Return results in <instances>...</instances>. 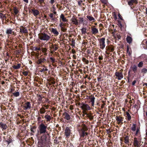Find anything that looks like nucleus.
Instances as JSON below:
<instances>
[{"mask_svg": "<svg viewBox=\"0 0 147 147\" xmlns=\"http://www.w3.org/2000/svg\"><path fill=\"white\" fill-rule=\"evenodd\" d=\"M42 52L44 53H45V52H47V49L46 48H42Z\"/></svg>", "mask_w": 147, "mask_h": 147, "instance_id": "obj_49", "label": "nucleus"}, {"mask_svg": "<svg viewBox=\"0 0 147 147\" xmlns=\"http://www.w3.org/2000/svg\"><path fill=\"white\" fill-rule=\"evenodd\" d=\"M13 67L15 69H18L20 67V64H18L16 65H14L13 66Z\"/></svg>", "mask_w": 147, "mask_h": 147, "instance_id": "obj_32", "label": "nucleus"}, {"mask_svg": "<svg viewBox=\"0 0 147 147\" xmlns=\"http://www.w3.org/2000/svg\"><path fill=\"white\" fill-rule=\"evenodd\" d=\"M141 72L143 74L146 73L147 72V69L145 68H143L141 70Z\"/></svg>", "mask_w": 147, "mask_h": 147, "instance_id": "obj_41", "label": "nucleus"}, {"mask_svg": "<svg viewBox=\"0 0 147 147\" xmlns=\"http://www.w3.org/2000/svg\"><path fill=\"white\" fill-rule=\"evenodd\" d=\"M39 2L40 4H42L44 0H39Z\"/></svg>", "mask_w": 147, "mask_h": 147, "instance_id": "obj_60", "label": "nucleus"}, {"mask_svg": "<svg viewBox=\"0 0 147 147\" xmlns=\"http://www.w3.org/2000/svg\"><path fill=\"white\" fill-rule=\"evenodd\" d=\"M136 81L135 80H134L132 83V84L133 85H134L136 82Z\"/></svg>", "mask_w": 147, "mask_h": 147, "instance_id": "obj_61", "label": "nucleus"}, {"mask_svg": "<svg viewBox=\"0 0 147 147\" xmlns=\"http://www.w3.org/2000/svg\"><path fill=\"white\" fill-rule=\"evenodd\" d=\"M75 43L74 42V40H72L71 41V45L73 46L75 45Z\"/></svg>", "mask_w": 147, "mask_h": 147, "instance_id": "obj_54", "label": "nucleus"}, {"mask_svg": "<svg viewBox=\"0 0 147 147\" xmlns=\"http://www.w3.org/2000/svg\"><path fill=\"white\" fill-rule=\"evenodd\" d=\"M81 105V108L83 110V113H85L86 111L90 110V107L87 104L82 103Z\"/></svg>", "mask_w": 147, "mask_h": 147, "instance_id": "obj_3", "label": "nucleus"}, {"mask_svg": "<svg viewBox=\"0 0 147 147\" xmlns=\"http://www.w3.org/2000/svg\"><path fill=\"white\" fill-rule=\"evenodd\" d=\"M134 73H136V72L137 70V66L135 65H134L132 67H131Z\"/></svg>", "mask_w": 147, "mask_h": 147, "instance_id": "obj_31", "label": "nucleus"}, {"mask_svg": "<svg viewBox=\"0 0 147 147\" xmlns=\"http://www.w3.org/2000/svg\"><path fill=\"white\" fill-rule=\"evenodd\" d=\"M13 95L15 97L18 96L20 95V93L19 92H16L13 93Z\"/></svg>", "mask_w": 147, "mask_h": 147, "instance_id": "obj_38", "label": "nucleus"}, {"mask_svg": "<svg viewBox=\"0 0 147 147\" xmlns=\"http://www.w3.org/2000/svg\"><path fill=\"white\" fill-rule=\"evenodd\" d=\"M118 16L119 18L121 20H122V17L121 16V15L119 13L118 15Z\"/></svg>", "mask_w": 147, "mask_h": 147, "instance_id": "obj_59", "label": "nucleus"}, {"mask_svg": "<svg viewBox=\"0 0 147 147\" xmlns=\"http://www.w3.org/2000/svg\"><path fill=\"white\" fill-rule=\"evenodd\" d=\"M39 111L40 113L42 114L45 113V112H46L45 109L43 107H42L41 108H40Z\"/></svg>", "mask_w": 147, "mask_h": 147, "instance_id": "obj_29", "label": "nucleus"}, {"mask_svg": "<svg viewBox=\"0 0 147 147\" xmlns=\"http://www.w3.org/2000/svg\"><path fill=\"white\" fill-rule=\"evenodd\" d=\"M61 28V30L63 32H65L67 30V29L66 28H65L64 27H60Z\"/></svg>", "mask_w": 147, "mask_h": 147, "instance_id": "obj_47", "label": "nucleus"}, {"mask_svg": "<svg viewBox=\"0 0 147 147\" xmlns=\"http://www.w3.org/2000/svg\"><path fill=\"white\" fill-rule=\"evenodd\" d=\"M71 20L73 24L75 25H78L79 24L78 20L75 17L73 16L71 19Z\"/></svg>", "mask_w": 147, "mask_h": 147, "instance_id": "obj_9", "label": "nucleus"}, {"mask_svg": "<svg viewBox=\"0 0 147 147\" xmlns=\"http://www.w3.org/2000/svg\"><path fill=\"white\" fill-rule=\"evenodd\" d=\"M115 75L117 77L118 80H121L123 78V72L121 70L120 71L116 72L115 73Z\"/></svg>", "mask_w": 147, "mask_h": 147, "instance_id": "obj_6", "label": "nucleus"}, {"mask_svg": "<svg viewBox=\"0 0 147 147\" xmlns=\"http://www.w3.org/2000/svg\"><path fill=\"white\" fill-rule=\"evenodd\" d=\"M126 117L127 118V120L128 121L130 120L131 119V117L129 113L127 112H126Z\"/></svg>", "mask_w": 147, "mask_h": 147, "instance_id": "obj_28", "label": "nucleus"}, {"mask_svg": "<svg viewBox=\"0 0 147 147\" xmlns=\"http://www.w3.org/2000/svg\"><path fill=\"white\" fill-rule=\"evenodd\" d=\"M85 114L87 115V116L91 120H92L94 118V117L91 115L85 113Z\"/></svg>", "mask_w": 147, "mask_h": 147, "instance_id": "obj_35", "label": "nucleus"}, {"mask_svg": "<svg viewBox=\"0 0 147 147\" xmlns=\"http://www.w3.org/2000/svg\"><path fill=\"white\" fill-rule=\"evenodd\" d=\"M33 14L36 17L40 14V12L38 10L36 9H31Z\"/></svg>", "mask_w": 147, "mask_h": 147, "instance_id": "obj_14", "label": "nucleus"}, {"mask_svg": "<svg viewBox=\"0 0 147 147\" xmlns=\"http://www.w3.org/2000/svg\"><path fill=\"white\" fill-rule=\"evenodd\" d=\"M139 128H137L135 134V135H137L139 134Z\"/></svg>", "mask_w": 147, "mask_h": 147, "instance_id": "obj_50", "label": "nucleus"}, {"mask_svg": "<svg viewBox=\"0 0 147 147\" xmlns=\"http://www.w3.org/2000/svg\"><path fill=\"white\" fill-rule=\"evenodd\" d=\"M105 38L104 37L100 39L99 41L100 47L102 49H103L105 47Z\"/></svg>", "mask_w": 147, "mask_h": 147, "instance_id": "obj_4", "label": "nucleus"}, {"mask_svg": "<svg viewBox=\"0 0 147 147\" xmlns=\"http://www.w3.org/2000/svg\"><path fill=\"white\" fill-rule=\"evenodd\" d=\"M24 110H29L31 108V105L30 102H27L25 103L24 105Z\"/></svg>", "mask_w": 147, "mask_h": 147, "instance_id": "obj_11", "label": "nucleus"}, {"mask_svg": "<svg viewBox=\"0 0 147 147\" xmlns=\"http://www.w3.org/2000/svg\"><path fill=\"white\" fill-rule=\"evenodd\" d=\"M136 124H133L131 127V130L134 131H135L136 128Z\"/></svg>", "mask_w": 147, "mask_h": 147, "instance_id": "obj_33", "label": "nucleus"}, {"mask_svg": "<svg viewBox=\"0 0 147 147\" xmlns=\"http://www.w3.org/2000/svg\"><path fill=\"white\" fill-rule=\"evenodd\" d=\"M71 52H72V53H73V54H74L76 53L75 50L74 49H72Z\"/></svg>", "mask_w": 147, "mask_h": 147, "instance_id": "obj_63", "label": "nucleus"}, {"mask_svg": "<svg viewBox=\"0 0 147 147\" xmlns=\"http://www.w3.org/2000/svg\"><path fill=\"white\" fill-rule=\"evenodd\" d=\"M60 23L59 24V26L60 27H64L65 26V24L64 23H63L62 22H61V20H60Z\"/></svg>", "mask_w": 147, "mask_h": 147, "instance_id": "obj_36", "label": "nucleus"}, {"mask_svg": "<svg viewBox=\"0 0 147 147\" xmlns=\"http://www.w3.org/2000/svg\"><path fill=\"white\" fill-rule=\"evenodd\" d=\"M134 140V141L133 144L134 146L137 147H139L140 146V143L141 142V139L140 138L138 139L137 138H135Z\"/></svg>", "mask_w": 147, "mask_h": 147, "instance_id": "obj_5", "label": "nucleus"}, {"mask_svg": "<svg viewBox=\"0 0 147 147\" xmlns=\"http://www.w3.org/2000/svg\"><path fill=\"white\" fill-rule=\"evenodd\" d=\"M45 118L47 119V121H49L51 119V117L49 115H46L45 116Z\"/></svg>", "mask_w": 147, "mask_h": 147, "instance_id": "obj_30", "label": "nucleus"}, {"mask_svg": "<svg viewBox=\"0 0 147 147\" xmlns=\"http://www.w3.org/2000/svg\"><path fill=\"white\" fill-rule=\"evenodd\" d=\"M113 18L115 20H116L117 19V16L116 14L115 13H114L113 15Z\"/></svg>", "mask_w": 147, "mask_h": 147, "instance_id": "obj_51", "label": "nucleus"}, {"mask_svg": "<svg viewBox=\"0 0 147 147\" xmlns=\"http://www.w3.org/2000/svg\"><path fill=\"white\" fill-rule=\"evenodd\" d=\"M124 142L127 144H128L129 143V138L128 136H127L125 138Z\"/></svg>", "mask_w": 147, "mask_h": 147, "instance_id": "obj_25", "label": "nucleus"}, {"mask_svg": "<svg viewBox=\"0 0 147 147\" xmlns=\"http://www.w3.org/2000/svg\"><path fill=\"white\" fill-rule=\"evenodd\" d=\"M138 1L137 0H130L128 2V4L131 6L134 4H137Z\"/></svg>", "mask_w": 147, "mask_h": 147, "instance_id": "obj_15", "label": "nucleus"}, {"mask_svg": "<svg viewBox=\"0 0 147 147\" xmlns=\"http://www.w3.org/2000/svg\"><path fill=\"white\" fill-rule=\"evenodd\" d=\"M61 19V20L64 22H67L68 20L64 17V15L61 14L60 16V19Z\"/></svg>", "mask_w": 147, "mask_h": 147, "instance_id": "obj_19", "label": "nucleus"}, {"mask_svg": "<svg viewBox=\"0 0 147 147\" xmlns=\"http://www.w3.org/2000/svg\"><path fill=\"white\" fill-rule=\"evenodd\" d=\"M82 61L83 62H85L86 64H88L89 63V61L88 60H86L85 58H83L82 59Z\"/></svg>", "mask_w": 147, "mask_h": 147, "instance_id": "obj_42", "label": "nucleus"}, {"mask_svg": "<svg viewBox=\"0 0 147 147\" xmlns=\"http://www.w3.org/2000/svg\"><path fill=\"white\" fill-rule=\"evenodd\" d=\"M39 38L41 40L47 41L51 38L50 36L47 34L44 33H41L38 34Z\"/></svg>", "mask_w": 147, "mask_h": 147, "instance_id": "obj_2", "label": "nucleus"}, {"mask_svg": "<svg viewBox=\"0 0 147 147\" xmlns=\"http://www.w3.org/2000/svg\"><path fill=\"white\" fill-rule=\"evenodd\" d=\"M43 106L45 107H46V109H47L48 108V106L47 105H43Z\"/></svg>", "mask_w": 147, "mask_h": 147, "instance_id": "obj_64", "label": "nucleus"}, {"mask_svg": "<svg viewBox=\"0 0 147 147\" xmlns=\"http://www.w3.org/2000/svg\"><path fill=\"white\" fill-rule=\"evenodd\" d=\"M108 49L112 52L114 51V47L112 46L109 47L108 48Z\"/></svg>", "mask_w": 147, "mask_h": 147, "instance_id": "obj_39", "label": "nucleus"}, {"mask_svg": "<svg viewBox=\"0 0 147 147\" xmlns=\"http://www.w3.org/2000/svg\"><path fill=\"white\" fill-rule=\"evenodd\" d=\"M3 11H0V19H1L2 21H3L4 20H6V14H4L2 13Z\"/></svg>", "mask_w": 147, "mask_h": 147, "instance_id": "obj_12", "label": "nucleus"}, {"mask_svg": "<svg viewBox=\"0 0 147 147\" xmlns=\"http://www.w3.org/2000/svg\"><path fill=\"white\" fill-rule=\"evenodd\" d=\"M107 133L108 134H110L111 132V131L110 129H109L108 130L107 129Z\"/></svg>", "mask_w": 147, "mask_h": 147, "instance_id": "obj_55", "label": "nucleus"}, {"mask_svg": "<svg viewBox=\"0 0 147 147\" xmlns=\"http://www.w3.org/2000/svg\"><path fill=\"white\" fill-rule=\"evenodd\" d=\"M34 50L35 51H36L37 50L39 51L40 50V47L39 48H37L36 47H34Z\"/></svg>", "mask_w": 147, "mask_h": 147, "instance_id": "obj_52", "label": "nucleus"}, {"mask_svg": "<svg viewBox=\"0 0 147 147\" xmlns=\"http://www.w3.org/2000/svg\"><path fill=\"white\" fill-rule=\"evenodd\" d=\"M51 32L56 36H57L59 34V32L55 28H52L51 30Z\"/></svg>", "mask_w": 147, "mask_h": 147, "instance_id": "obj_20", "label": "nucleus"}, {"mask_svg": "<svg viewBox=\"0 0 147 147\" xmlns=\"http://www.w3.org/2000/svg\"><path fill=\"white\" fill-rule=\"evenodd\" d=\"M115 119L117 121V123L118 124H120L123 123V118L120 116H117L115 117Z\"/></svg>", "mask_w": 147, "mask_h": 147, "instance_id": "obj_7", "label": "nucleus"}, {"mask_svg": "<svg viewBox=\"0 0 147 147\" xmlns=\"http://www.w3.org/2000/svg\"><path fill=\"white\" fill-rule=\"evenodd\" d=\"M22 73L24 76H27L28 75V72L27 71H24Z\"/></svg>", "mask_w": 147, "mask_h": 147, "instance_id": "obj_48", "label": "nucleus"}, {"mask_svg": "<svg viewBox=\"0 0 147 147\" xmlns=\"http://www.w3.org/2000/svg\"><path fill=\"white\" fill-rule=\"evenodd\" d=\"M69 109L71 110H72L74 109L73 106L72 105H71L69 107Z\"/></svg>", "mask_w": 147, "mask_h": 147, "instance_id": "obj_56", "label": "nucleus"}, {"mask_svg": "<svg viewBox=\"0 0 147 147\" xmlns=\"http://www.w3.org/2000/svg\"><path fill=\"white\" fill-rule=\"evenodd\" d=\"M13 11L15 15H17L18 12V10L16 7L14 8Z\"/></svg>", "mask_w": 147, "mask_h": 147, "instance_id": "obj_40", "label": "nucleus"}, {"mask_svg": "<svg viewBox=\"0 0 147 147\" xmlns=\"http://www.w3.org/2000/svg\"><path fill=\"white\" fill-rule=\"evenodd\" d=\"M98 59L99 60H102L103 59V57L101 56H99L98 57Z\"/></svg>", "mask_w": 147, "mask_h": 147, "instance_id": "obj_58", "label": "nucleus"}, {"mask_svg": "<svg viewBox=\"0 0 147 147\" xmlns=\"http://www.w3.org/2000/svg\"><path fill=\"white\" fill-rule=\"evenodd\" d=\"M71 131L69 127H67L65 128V134L66 138H69L70 136Z\"/></svg>", "mask_w": 147, "mask_h": 147, "instance_id": "obj_8", "label": "nucleus"}, {"mask_svg": "<svg viewBox=\"0 0 147 147\" xmlns=\"http://www.w3.org/2000/svg\"><path fill=\"white\" fill-rule=\"evenodd\" d=\"M87 130V129L86 128L85 130H83L82 131L81 134V136L84 138V136H86L88 134L87 132H85V131Z\"/></svg>", "mask_w": 147, "mask_h": 147, "instance_id": "obj_18", "label": "nucleus"}, {"mask_svg": "<svg viewBox=\"0 0 147 147\" xmlns=\"http://www.w3.org/2000/svg\"><path fill=\"white\" fill-rule=\"evenodd\" d=\"M100 1L104 4H107L108 2L107 0H100Z\"/></svg>", "mask_w": 147, "mask_h": 147, "instance_id": "obj_45", "label": "nucleus"}, {"mask_svg": "<svg viewBox=\"0 0 147 147\" xmlns=\"http://www.w3.org/2000/svg\"><path fill=\"white\" fill-rule=\"evenodd\" d=\"M90 100L91 102H92V106H94L95 102V97L94 96H93L92 97L90 98Z\"/></svg>", "mask_w": 147, "mask_h": 147, "instance_id": "obj_27", "label": "nucleus"}, {"mask_svg": "<svg viewBox=\"0 0 147 147\" xmlns=\"http://www.w3.org/2000/svg\"><path fill=\"white\" fill-rule=\"evenodd\" d=\"M126 40L127 43L130 44L132 42V38L131 37L127 36L126 38Z\"/></svg>", "mask_w": 147, "mask_h": 147, "instance_id": "obj_24", "label": "nucleus"}, {"mask_svg": "<svg viewBox=\"0 0 147 147\" xmlns=\"http://www.w3.org/2000/svg\"><path fill=\"white\" fill-rule=\"evenodd\" d=\"M79 24H82L84 21V19L82 17H80L79 18Z\"/></svg>", "mask_w": 147, "mask_h": 147, "instance_id": "obj_34", "label": "nucleus"}, {"mask_svg": "<svg viewBox=\"0 0 147 147\" xmlns=\"http://www.w3.org/2000/svg\"><path fill=\"white\" fill-rule=\"evenodd\" d=\"M92 32L93 34H95L98 33V30L95 28L92 27Z\"/></svg>", "mask_w": 147, "mask_h": 147, "instance_id": "obj_17", "label": "nucleus"}, {"mask_svg": "<svg viewBox=\"0 0 147 147\" xmlns=\"http://www.w3.org/2000/svg\"><path fill=\"white\" fill-rule=\"evenodd\" d=\"M143 62L142 61L140 62L138 65V66L139 67H141L143 66Z\"/></svg>", "mask_w": 147, "mask_h": 147, "instance_id": "obj_43", "label": "nucleus"}, {"mask_svg": "<svg viewBox=\"0 0 147 147\" xmlns=\"http://www.w3.org/2000/svg\"><path fill=\"white\" fill-rule=\"evenodd\" d=\"M0 127L3 129H5L7 127V125L5 123L2 122L0 123Z\"/></svg>", "mask_w": 147, "mask_h": 147, "instance_id": "obj_21", "label": "nucleus"}, {"mask_svg": "<svg viewBox=\"0 0 147 147\" xmlns=\"http://www.w3.org/2000/svg\"><path fill=\"white\" fill-rule=\"evenodd\" d=\"M127 52L128 54L129 55V56H131V53L130 51H129V48L128 46H127Z\"/></svg>", "mask_w": 147, "mask_h": 147, "instance_id": "obj_44", "label": "nucleus"}, {"mask_svg": "<svg viewBox=\"0 0 147 147\" xmlns=\"http://www.w3.org/2000/svg\"><path fill=\"white\" fill-rule=\"evenodd\" d=\"M86 17L90 21H92V22H94L95 21V19L91 16L88 15L86 16Z\"/></svg>", "mask_w": 147, "mask_h": 147, "instance_id": "obj_23", "label": "nucleus"}, {"mask_svg": "<svg viewBox=\"0 0 147 147\" xmlns=\"http://www.w3.org/2000/svg\"><path fill=\"white\" fill-rule=\"evenodd\" d=\"M50 59L53 63H54L55 59L54 58H53L52 57H51V58H50Z\"/></svg>", "mask_w": 147, "mask_h": 147, "instance_id": "obj_57", "label": "nucleus"}, {"mask_svg": "<svg viewBox=\"0 0 147 147\" xmlns=\"http://www.w3.org/2000/svg\"><path fill=\"white\" fill-rule=\"evenodd\" d=\"M54 2H55L54 0H51L50 3L52 4H53V3Z\"/></svg>", "mask_w": 147, "mask_h": 147, "instance_id": "obj_62", "label": "nucleus"}, {"mask_svg": "<svg viewBox=\"0 0 147 147\" xmlns=\"http://www.w3.org/2000/svg\"><path fill=\"white\" fill-rule=\"evenodd\" d=\"M20 32L22 33H28L27 29L22 26L20 27Z\"/></svg>", "mask_w": 147, "mask_h": 147, "instance_id": "obj_10", "label": "nucleus"}, {"mask_svg": "<svg viewBox=\"0 0 147 147\" xmlns=\"http://www.w3.org/2000/svg\"><path fill=\"white\" fill-rule=\"evenodd\" d=\"M46 61V59L44 58H40L36 61V63L38 64H41L44 63Z\"/></svg>", "mask_w": 147, "mask_h": 147, "instance_id": "obj_16", "label": "nucleus"}, {"mask_svg": "<svg viewBox=\"0 0 147 147\" xmlns=\"http://www.w3.org/2000/svg\"><path fill=\"white\" fill-rule=\"evenodd\" d=\"M64 115L65 116L64 118L65 119L67 120H69L70 119V117L69 115L67 113H64Z\"/></svg>", "mask_w": 147, "mask_h": 147, "instance_id": "obj_22", "label": "nucleus"}, {"mask_svg": "<svg viewBox=\"0 0 147 147\" xmlns=\"http://www.w3.org/2000/svg\"><path fill=\"white\" fill-rule=\"evenodd\" d=\"M6 33L7 34L8 36V37H9V35L12 34L14 35L15 33L10 28H8L7 29L6 31Z\"/></svg>", "mask_w": 147, "mask_h": 147, "instance_id": "obj_13", "label": "nucleus"}, {"mask_svg": "<svg viewBox=\"0 0 147 147\" xmlns=\"http://www.w3.org/2000/svg\"><path fill=\"white\" fill-rule=\"evenodd\" d=\"M49 16L51 18V20H54V18L53 17V13H50V14L49 15Z\"/></svg>", "mask_w": 147, "mask_h": 147, "instance_id": "obj_46", "label": "nucleus"}, {"mask_svg": "<svg viewBox=\"0 0 147 147\" xmlns=\"http://www.w3.org/2000/svg\"><path fill=\"white\" fill-rule=\"evenodd\" d=\"M52 47L54 49L55 51L57 50L58 49V47L56 46L54 47L53 46Z\"/></svg>", "mask_w": 147, "mask_h": 147, "instance_id": "obj_53", "label": "nucleus"}, {"mask_svg": "<svg viewBox=\"0 0 147 147\" xmlns=\"http://www.w3.org/2000/svg\"><path fill=\"white\" fill-rule=\"evenodd\" d=\"M81 30L82 34H85L87 33V29L85 27H83Z\"/></svg>", "mask_w": 147, "mask_h": 147, "instance_id": "obj_26", "label": "nucleus"}, {"mask_svg": "<svg viewBox=\"0 0 147 147\" xmlns=\"http://www.w3.org/2000/svg\"><path fill=\"white\" fill-rule=\"evenodd\" d=\"M43 66L45 68V69L43 68L42 69H41L40 70V72H42L45 71H48V69L46 68V67H47L46 66L44 65Z\"/></svg>", "mask_w": 147, "mask_h": 147, "instance_id": "obj_37", "label": "nucleus"}, {"mask_svg": "<svg viewBox=\"0 0 147 147\" xmlns=\"http://www.w3.org/2000/svg\"><path fill=\"white\" fill-rule=\"evenodd\" d=\"M37 132L39 134H44L47 131V126L43 123H41L38 126Z\"/></svg>", "mask_w": 147, "mask_h": 147, "instance_id": "obj_1", "label": "nucleus"}]
</instances>
